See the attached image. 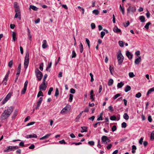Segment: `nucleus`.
Listing matches in <instances>:
<instances>
[{
	"label": "nucleus",
	"instance_id": "nucleus-1",
	"mask_svg": "<svg viewBox=\"0 0 154 154\" xmlns=\"http://www.w3.org/2000/svg\"><path fill=\"white\" fill-rule=\"evenodd\" d=\"M14 107L13 106L8 107L4 111L1 116V119L4 120L8 119L13 112Z\"/></svg>",
	"mask_w": 154,
	"mask_h": 154
},
{
	"label": "nucleus",
	"instance_id": "nucleus-2",
	"mask_svg": "<svg viewBox=\"0 0 154 154\" xmlns=\"http://www.w3.org/2000/svg\"><path fill=\"white\" fill-rule=\"evenodd\" d=\"M117 59L118 64L120 65H121L123 61L124 57L122 55L121 51L120 50L119 51V54L117 56Z\"/></svg>",
	"mask_w": 154,
	"mask_h": 154
},
{
	"label": "nucleus",
	"instance_id": "nucleus-3",
	"mask_svg": "<svg viewBox=\"0 0 154 154\" xmlns=\"http://www.w3.org/2000/svg\"><path fill=\"white\" fill-rule=\"evenodd\" d=\"M29 52H27L25 58L24 62V67L26 69L28 67L29 63Z\"/></svg>",
	"mask_w": 154,
	"mask_h": 154
},
{
	"label": "nucleus",
	"instance_id": "nucleus-4",
	"mask_svg": "<svg viewBox=\"0 0 154 154\" xmlns=\"http://www.w3.org/2000/svg\"><path fill=\"white\" fill-rule=\"evenodd\" d=\"M35 73L36 77L38 80L39 81L41 80L43 77L42 73L38 69L35 70Z\"/></svg>",
	"mask_w": 154,
	"mask_h": 154
},
{
	"label": "nucleus",
	"instance_id": "nucleus-5",
	"mask_svg": "<svg viewBox=\"0 0 154 154\" xmlns=\"http://www.w3.org/2000/svg\"><path fill=\"white\" fill-rule=\"evenodd\" d=\"M136 8L135 6H129L127 9V13H129L131 12L134 13L136 11Z\"/></svg>",
	"mask_w": 154,
	"mask_h": 154
},
{
	"label": "nucleus",
	"instance_id": "nucleus-6",
	"mask_svg": "<svg viewBox=\"0 0 154 154\" xmlns=\"http://www.w3.org/2000/svg\"><path fill=\"white\" fill-rule=\"evenodd\" d=\"M101 140L102 143L106 144L107 142H109L110 140L106 136H103L101 137Z\"/></svg>",
	"mask_w": 154,
	"mask_h": 154
},
{
	"label": "nucleus",
	"instance_id": "nucleus-7",
	"mask_svg": "<svg viewBox=\"0 0 154 154\" xmlns=\"http://www.w3.org/2000/svg\"><path fill=\"white\" fill-rule=\"evenodd\" d=\"M46 82H43L40 85L39 88L41 91H45L46 89L47 84H46Z\"/></svg>",
	"mask_w": 154,
	"mask_h": 154
},
{
	"label": "nucleus",
	"instance_id": "nucleus-8",
	"mask_svg": "<svg viewBox=\"0 0 154 154\" xmlns=\"http://www.w3.org/2000/svg\"><path fill=\"white\" fill-rule=\"evenodd\" d=\"M12 93H9L5 97L2 101V104H5L10 98L12 95Z\"/></svg>",
	"mask_w": 154,
	"mask_h": 154
},
{
	"label": "nucleus",
	"instance_id": "nucleus-9",
	"mask_svg": "<svg viewBox=\"0 0 154 154\" xmlns=\"http://www.w3.org/2000/svg\"><path fill=\"white\" fill-rule=\"evenodd\" d=\"M126 54L129 59L131 60L132 59L133 54L130 52L129 51H126Z\"/></svg>",
	"mask_w": 154,
	"mask_h": 154
},
{
	"label": "nucleus",
	"instance_id": "nucleus-10",
	"mask_svg": "<svg viewBox=\"0 0 154 154\" xmlns=\"http://www.w3.org/2000/svg\"><path fill=\"white\" fill-rule=\"evenodd\" d=\"M14 149L13 146H9L7 147L6 149L4 150V152H8L12 151H14Z\"/></svg>",
	"mask_w": 154,
	"mask_h": 154
},
{
	"label": "nucleus",
	"instance_id": "nucleus-11",
	"mask_svg": "<svg viewBox=\"0 0 154 154\" xmlns=\"http://www.w3.org/2000/svg\"><path fill=\"white\" fill-rule=\"evenodd\" d=\"M15 11L16 12V13H18V14L19 15L18 18L19 19V20H20L21 19V17H20L21 14L20 9L19 7L16 8L15 9Z\"/></svg>",
	"mask_w": 154,
	"mask_h": 154
},
{
	"label": "nucleus",
	"instance_id": "nucleus-12",
	"mask_svg": "<svg viewBox=\"0 0 154 154\" xmlns=\"http://www.w3.org/2000/svg\"><path fill=\"white\" fill-rule=\"evenodd\" d=\"M141 60V57L140 56H139L138 58L135 59L134 61V63L135 64L138 65L139 64Z\"/></svg>",
	"mask_w": 154,
	"mask_h": 154
},
{
	"label": "nucleus",
	"instance_id": "nucleus-13",
	"mask_svg": "<svg viewBox=\"0 0 154 154\" xmlns=\"http://www.w3.org/2000/svg\"><path fill=\"white\" fill-rule=\"evenodd\" d=\"M26 138L28 139L31 138H36L37 137V135L35 134H30L27 135L26 136Z\"/></svg>",
	"mask_w": 154,
	"mask_h": 154
},
{
	"label": "nucleus",
	"instance_id": "nucleus-14",
	"mask_svg": "<svg viewBox=\"0 0 154 154\" xmlns=\"http://www.w3.org/2000/svg\"><path fill=\"white\" fill-rule=\"evenodd\" d=\"M48 46L47 44V42L46 40H44L42 42V47L43 48L45 49Z\"/></svg>",
	"mask_w": 154,
	"mask_h": 154
},
{
	"label": "nucleus",
	"instance_id": "nucleus-15",
	"mask_svg": "<svg viewBox=\"0 0 154 154\" xmlns=\"http://www.w3.org/2000/svg\"><path fill=\"white\" fill-rule=\"evenodd\" d=\"M113 31L117 33H119L121 32V30L120 29H119L118 27L116 26H115L113 29Z\"/></svg>",
	"mask_w": 154,
	"mask_h": 154
},
{
	"label": "nucleus",
	"instance_id": "nucleus-16",
	"mask_svg": "<svg viewBox=\"0 0 154 154\" xmlns=\"http://www.w3.org/2000/svg\"><path fill=\"white\" fill-rule=\"evenodd\" d=\"M51 135V134L49 133L48 134L40 138L39 139L40 140H43L45 139H46L48 138L49 136H50Z\"/></svg>",
	"mask_w": 154,
	"mask_h": 154
},
{
	"label": "nucleus",
	"instance_id": "nucleus-17",
	"mask_svg": "<svg viewBox=\"0 0 154 154\" xmlns=\"http://www.w3.org/2000/svg\"><path fill=\"white\" fill-rule=\"evenodd\" d=\"M18 112V110L17 109H16L14 110V111L13 113V116H12V119H14L15 118V117H16V116H17V115Z\"/></svg>",
	"mask_w": 154,
	"mask_h": 154
},
{
	"label": "nucleus",
	"instance_id": "nucleus-18",
	"mask_svg": "<svg viewBox=\"0 0 154 154\" xmlns=\"http://www.w3.org/2000/svg\"><path fill=\"white\" fill-rule=\"evenodd\" d=\"M79 49L80 52L81 53H82L83 51L84 48H83V45L81 42H80V43Z\"/></svg>",
	"mask_w": 154,
	"mask_h": 154
},
{
	"label": "nucleus",
	"instance_id": "nucleus-19",
	"mask_svg": "<svg viewBox=\"0 0 154 154\" xmlns=\"http://www.w3.org/2000/svg\"><path fill=\"white\" fill-rule=\"evenodd\" d=\"M81 128H82V130L81 131V132L82 133H83L84 132H87V127H81Z\"/></svg>",
	"mask_w": 154,
	"mask_h": 154
},
{
	"label": "nucleus",
	"instance_id": "nucleus-20",
	"mask_svg": "<svg viewBox=\"0 0 154 154\" xmlns=\"http://www.w3.org/2000/svg\"><path fill=\"white\" fill-rule=\"evenodd\" d=\"M131 89V87L129 85H127L125 87L124 90L125 92H127L130 91Z\"/></svg>",
	"mask_w": 154,
	"mask_h": 154
},
{
	"label": "nucleus",
	"instance_id": "nucleus-21",
	"mask_svg": "<svg viewBox=\"0 0 154 154\" xmlns=\"http://www.w3.org/2000/svg\"><path fill=\"white\" fill-rule=\"evenodd\" d=\"M124 84L122 82L118 83L117 85V87L118 88H121L124 85Z\"/></svg>",
	"mask_w": 154,
	"mask_h": 154
},
{
	"label": "nucleus",
	"instance_id": "nucleus-22",
	"mask_svg": "<svg viewBox=\"0 0 154 154\" xmlns=\"http://www.w3.org/2000/svg\"><path fill=\"white\" fill-rule=\"evenodd\" d=\"M29 7L30 8L35 11H37L38 9V8L33 5H30Z\"/></svg>",
	"mask_w": 154,
	"mask_h": 154
},
{
	"label": "nucleus",
	"instance_id": "nucleus-23",
	"mask_svg": "<svg viewBox=\"0 0 154 154\" xmlns=\"http://www.w3.org/2000/svg\"><path fill=\"white\" fill-rule=\"evenodd\" d=\"M113 80L112 79H110L108 81V86H111L113 84Z\"/></svg>",
	"mask_w": 154,
	"mask_h": 154
},
{
	"label": "nucleus",
	"instance_id": "nucleus-24",
	"mask_svg": "<svg viewBox=\"0 0 154 154\" xmlns=\"http://www.w3.org/2000/svg\"><path fill=\"white\" fill-rule=\"evenodd\" d=\"M139 19L142 22H144L145 21V17L143 16H141L139 17Z\"/></svg>",
	"mask_w": 154,
	"mask_h": 154
},
{
	"label": "nucleus",
	"instance_id": "nucleus-25",
	"mask_svg": "<svg viewBox=\"0 0 154 154\" xmlns=\"http://www.w3.org/2000/svg\"><path fill=\"white\" fill-rule=\"evenodd\" d=\"M154 91V87H153L152 88H150L148 91L147 95H148L149 94H150L152 92Z\"/></svg>",
	"mask_w": 154,
	"mask_h": 154
},
{
	"label": "nucleus",
	"instance_id": "nucleus-26",
	"mask_svg": "<svg viewBox=\"0 0 154 154\" xmlns=\"http://www.w3.org/2000/svg\"><path fill=\"white\" fill-rule=\"evenodd\" d=\"M12 38L14 41H15L17 38L16 37V33L15 32H13L12 33Z\"/></svg>",
	"mask_w": 154,
	"mask_h": 154
},
{
	"label": "nucleus",
	"instance_id": "nucleus-27",
	"mask_svg": "<svg viewBox=\"0 0 154 154\" xmlns=\"http://www.w3.org/2000/svg\"><path fill=\"white\" fill-rule=\"evenodd\" d=\"M52 63L51 62L49 64H48V66L47 68H46V70L47 71H49V72L50 71V70H49V69H50L52 65Z\"/></svg>",
	"mask_w": 154,
	"mask_h": 154
},
{
	"label": "nucleus",
	"instance_id": "nucleus-28",
	"mask_svg": "<svg viewBox=\"0 0 154 154\" xmlns=\"http://www.w3.org/2000/svg\"><path fill=\"white\" fill-rule=\"evenodd\" d=\"M150 139L152 140H153L154 139V130L152 131L151 133Z\"/></svg>",
	"mask_w": 154,
	"mask_h": 154
},
{
	"label": "nucleus",
	"instance_id": "nucleus-29",
	"mask_svg": "<svg viewBox=\"0 0 154 154\" xmlns=\"http://www.w3.org/2000/svg\"><path fill=\"white\" fill-rule=\"evenodd\" d=\"M92 13L93 14H94L96 15H97L99 14V12L98 10L95 9L92 11Z\"/></svg>",
	"mask_w": 154,
	"mask_h": 154
},
{
	"label": "nucleus",
	"instance_id": "nucleus-30",
	"mask_svg": "<svg viewBox=\"0 0 154 154\" xmlns=\"http://www.w3.org/2000/svg\"><path fill=\"white\" fill-rule=\"evenodd\" d=\"M151 24V23L149 22L147 23L144 26V27L147 29H148L149 28V26Z\"/></svg>",
	"mask_w": 154,
	"mask_h": 154
},
{
	"label": "nucleus",
	"instance_id": "nucleus-31",
	"mask_svg": "<svg viewBox=\"0 0 154 154\" xmlns=\"http://www.w3.org/2000/svg\"><path fill=\"white\" fill-rule=\"evenodd\" d=\"M123 118L125 120H128L129 119V116L126 113H125L123 115Z\"/></svg>",
	"mask_w": 154,
	"mask_h": 154
},
{
	"label": "nucleus",
	"instance_id": "nucleus-32",
	"mask_svg": "<svg viewBox=\"0 0 154 154\" xmlns=\"http://www.w3.org/2000/svg\"><path fill=\"white\" fill-rule=\"evenodd\" d=\"M59 94V92L58 89L57 88H56V89L55 92V96L56 97H57Z\"/></svg>",
	"mask_w": 154,
	"mask_h": 154
},
{
	"label": "nucleus",
	"instance_id": "nucleus-33",
	"mask_svg": "<svg viewBox=\"0 0 154 154\" xmlns=\"http://www.w3.org/2000/svg\"><path fill=\"white\" fill-rule=\"evenodd\" d=\"M67 110V108L66 107L64 108L60 111V113H63L66 112V110Z\"/></svg>",
	"mask_w": 154,
	"mask_h": 154
},
{
	"label": "nucleus",
	"instance_id": "nucleus-34",
	"mask_svg": "<svg viewBox=\"0 0 154 154\" xmlns=\"http://www.w3.org/2000/svg\"><path fill=\"white\" fill-rule=\"evenodd\" d=\"M27 88L26 87H23V89L21 91V94H25L26 91V90Z\"/></svg>",
	"mask_w": 154,
	"mask_h": 154
},
{
	"label": "nucleus",
	"instance_id": "nucleus-35",
	"mask_svg": "<svg viewBox=\"0 0 154 154\" xmlns=\"http://www.w3.org/2000/svg\"><path fill=\"white\" fill-rule=\"evenodd\" d=\"M76 54L74 50H73L72 52V58H73L75 57L76 56Z\"/></svg>",
	"mask_w": 154,
	"mask_h": 154
},
{
	"label": "nucleus",
	"instance_id": "nucleus-36",
	"mask_svg": "<svg viewBox=\"0 0 154 154\" xmlns=\"http://www.w3.org/2000/svg\"><path fill=\"white\" fill-rule=\"evenodd\" d=\"M119 46L120 47H123L124 46V43L122 41H119Z\"/></svg>",
	"mask_w": 154,
	"mask_h": 154
},
{
	"label": "nucleus",
	"instance_id": "nucleus-37",
	"mask_svg": "<svg viewBox=\"0 0 154 154\" xmlns=\"http://www.w3.org/2000/svg\"><path fill=\"white\" fill-rule=\"evenodd\" d=\"M110 119L111 120L115 121L116 119V117L114 115H113L112 116H111L110 117Z\"/></svg>",
	"mask_w": 154,
	"mask_h": 154
},
{
	"label": "nucleus",
	"instance_id": "nucleus-38",
	"mask_svg": "<svg viewBox=\"0 0 154 154\" xmlns=\"http://www.w3.org/2000/svg\"><path fill=\"white\" fill-rule=\"evenodd\" d=\"M40 96H43V94L42 91H40L38 92L37 96L38 97H40Z\"/></svg>",
	"mask_w": 154,
	"mask_h": 154
},
{
	"label": "nucleus",
	"instance_id": "nucleus-39",
	"mask_svg": "<svg viewBox=\"0 0 154 154\" xmlns=\"http://www.w3.org/2000/svg\"><path fill=\"white\" fill-rule=\"evenodd\" d=\"M89 75L91 77V79L90 80V81L91 82H92L94 81V79L93 78V75L91 73H90Z\"/></svg>",
	"mask_w": 154,
	"mask_h": 154
},
{
	"label": "nucleus",
	"instance_id": "nucleus-40",
	"mask_svg": "<svg viewBox=\"0 0 154 154\" xmlns=\"http://www.w3.org/2000/svg\"><path fill=\"white\" fill-rule=\"evenodd\" d=\"M86 42L88 45V48H89L90 47V42L88 38H85Z\"/></svg>",
	"mask_w": 154,
	"mask_h": 154
},
{
	"label": "nucleus",
	"instance_id": "nucleus-41",
	"mask_svg": "<svg viewBox=\"0 0 154 154\" xmlns=\"http://www.w3.org/2000/svg\"><path fill=\"white\" fill-rule=\"evenodd\" d=\"M13 61L12 60H10L8 63V66L9 67L11 68L13 65Z\"/></svg>",
	"mask_w": 154,
	"mask_h": 154
},
{
	"label": "nucleus",
	"instance_id": "nucleus-42",
	"mask_svg": "<svg viewBox=\"0 0 154 154\" xmlns=\"http://www.w3.org/2000/svg\"><path fill=\"white\" fill-rule=\"evenodd\" d=\"M81 117V116L78 115L75 119V121L76 122H79V119H80Z\"/></svg>",
	"mask_w": 154,
	"mask_h": 154
},
{
	"label": "nucleus",
	"instance_id": "nucleus-43",
	"mask_svg": "<svg viewBox=\"0 0 154 154\" xmlns=\"http://www.w3.org/2000/svg\"><path fill=\"white\" fill-rule=\"evenodd\" d=\"M98 125L100 126V122H98L97 123L94 124L93 125V126L94 128H97V125Z\"/></svg>",
	"mask_w": 154,
	"mask_h": 154
},
{
	"label": "nucleus",
	"instance_id": "nucleus-44",
	"mask_svg": "<svg viewBox=\"0 0 154 154\" xmlns=\"http://www.w3.org/2000/svg\"><path fill=\"white\" fill-rule=\"evenodd\" d=\"M73 95L70 94H69V101L71 102L72 101V99H73Z\"/></svg>",
	"mask_w": 154,
	"mask_h": 154
},
{
	"label": "nucleus",
	"instance_id": "nucleus-45",
	"mask_svg": "<svg viewBox=\"0 0 154 154\" xmlns=\"http://www.w3.org/2000/svg\"><path fill=\"white\" fill-rule=\"evenodd\" d=\"M53 88L52 87H51V88H50L48 90V94L49 95H50L51 94V92L53 91Z\"/></svg>",
	"mask_w": 154,
	"mask_h": 154
},
{
	"label": "nucleus",
	"instance_id": "nucleus-46",
	"mask_svg": "<svg viewBox=\"0 0 154 154\" xmlns=\"http://www.w3.org/2000/svg\"><path fill=\"white\" fill-rule=\"evenodd\" d=\"M129 76L131 78H133L135 76L133 72H129Z\"/></svg>",
	"mask_w": 154,
	"mask_h": 154
},
{
	"label": "nucleus",
	"instance_id": "nucleus-47",
	"mask_svg": "<svg viewBox=\"0 0 154 154\" xmlns=\"http://www.w3.org/2000/svg\"><path fill=\"white\" fill-rule=\"evenodd\" d=\"M127 126V124L125 122H123L122 124V128H125Z\"/></svg>",
	"mask_w": 154,
	"mask_h": 154
},
{
	"label": "nucleus",
	"instance_id": "nucleus-48",
	"mask_svg": "<svg viewBox=\"0 0 154 154\" xmlns=\"http://www.w3.org/2000/svg\"><path fill=\"white\" fill-rule=\"evenodd\" d=\"M121 95L120 94H116L113 97V98L114 99H116L117 97L120 96Z\"/></svg>",
	"mask_w": 154,
	"mask_h": 154
},
{
	"label": "nucleus",
	"instance_id": "nucleus-49",
	"mask_svg": "<svg viewBox=\"0 0 154 154\" xmlns=\"http://www.w3.org/2000/svg\"><path fill=\"white\" fill-rule=\"evenodd\" d=\"M109 110L111 112H112L114 111V109L112 106H110L108 107Z\"/></svg>",
	"mask_w": 154,
	"mask_h": 154
},
{
	"label": "nucleus",
	"instance_id": "nucleus-50",
	"mask_svg": "<svg viewBox=\"0 0 154 154\" xmlns=\"http://www.w3.org/2000/svg\"><path fill=\"white\" fill-rule=\"evenodd\" d=\"M119 10L122 12L123 15L125 14V9L123 5H122V8L120 9Z\"/></svg>",
	"mask_w": 154,
	"mask_h": 154
},
{
	"label": "nucleus",
	"instance_id": "nucleus-51",
	"mask_svg": "<svg viewBox=\"0 0 154 154\" xmlns=\"http://www.w3.org/2000/svg\"><path fill=\"white\" fill-rule=\"evenodd\" d=\"M141 94L139 92L137 94L135 95V97L138 98H140L141 97Z\"/></svg>",
	"mask_w": 154,
	"mask_h": 154
},
{
	"label": "nucleus",
	"instance_id": "nucleus-52",
	"mask_svg": "<svg viewBox=\"0 0 154 154\" xmlns=\"http://www.w3.org/2000/svg\"><path fill=\"white\" fill-rule=\"evenodd\" d=\"M41 103H39V102H37V105L35 108L36 109H39V107L40 106Z\"/></svg>",
	"mask_w": 154,
	"mask_h": 154
},
{
	"label": "nucleus",
	"instance_id": "nucleus-53",
	"mask_svg": "<svg viewBox=\"0 0 154 154\" xmlns=\"http://www.w3.org/2000/svg\"><path fill=\"white\" fill-rule=\"evenodd\" d=\"M41 103H39V102H37V105L35 108L36 109H39V107L40 106Z\"/></svg>",
	"mask_w": 154,
	"mask_h": 154
},
{
	"label": "nucleus",
	"instance_id": "nucleus-54",
	"mask_svg": "<svg viewBox=\"0 0 154 154\" xmlns=\"http://www.w3.org/2000/svg\"><path fill=\"white\" fill-rule=\"evenodd\" d=\"M117 127L116 125H113L112 128V132H114L116 130Z\"/></svg>",
	"mask_w": 154,
	"mask_h": 154
},
{
	"label": "nucleus",
	"instance_id": "nucleus-55",
	"mask_svg": "<svg viewBox=\"0 0 154 154\" xmlns=\"http://www.w3.org/2000/svg\"><path fill=\"white\" fill-rule=\"evenodd\" d=\"M88 143L89 145L91 146H93L94 145V143L93 141H89L88 142Z\"/></svg>",
	"mask_w": 154,
	"mask_h": 154
},
{
	"label": "nucleus",
	"instance_id": "nucleus-56",
	"mask_svg": "<svg viewBox=\"0 0 154 154\" xmlns=\"http://www.w3.org/2000/svg\"><path fill=\"white\" fill-rule=\"evenodd\" d=\"M148 121L150 122H151L152 120V118L151 116L150 115L148 117Z\"/></svg>",
	"mask_w": 154,
	"mask_h": 154
},
{
	"label": "nucleus",
	"instance_id": "nucleus-57",
	"mask_svg": "<svg viewBox=\"0 0 154 154\" xmlns=\"http://www.w3.org/2000/svg\"><path fill=\"white\" fill-rule=\"evenodd\" d=\"M101 34V38H103L105 34V32L104 31H102L100 33Z\"/></svg>",
	"mask_w": 154,
	"mask_h": 154
},
{
	"label": "nucleus",
	"instance_id": "nucleus-58",
	"mask_svg": "<svg viewBox=\"0 0 154 154\" xmlns=\"http://www.w3.org/2000/svg\"><path fill=\"white\" fill-rule=\"evenodd\" d=\"M75 144V145H78L82 144V143L81 142H73L71 143V145Z\"/></svg>",
	"mask_w": 154,
	"mask_h": 154
},
{
	"label": "nucleus",
	"instance_id": "nucleus-59",
	"mask_svg": "<svg viewBox=\"0 0 154 154\" xmlns=\"http://www.w3.org/2000/svg\"><path fill=\"white\" fill-rule=\"evenodd\" d=\"M130 24L129 22L128 21H127L126 24L123 23V25L125 27H127Z\"/></svg>",
	"mask_w": 154,
	"mask_h": 154
},
{
	"label": "nucleus",
	"instance_id": "nucleus-60",
	"mask_svg": "<svg viewBox=\"0 0 154 154\" xmlns=\"http://www.w3.org/2000/svg\"><path fill=\"white\" fill-rule=\"evenodd\" d=\"M103 118L102 116L100 115L98 116L97 119V121L102 120Z\"/></svg>",
	"mask_w": 154,
	"mask_h": 154
},
{
	"label": "nucleus",
	"instance_id": "nucleus-61",
	"mask_svg": "<svg viewBox=\"0 0 154 154\" xmlns=\"http://www.w3.org/2000/svg\"><path fill=\"white\" fill-rule=\"evenodd\" d=\"M146 16L148 18H149L150 16V14L149 13V11L147 10V12L146 14Z\"/></svg>",
	"mask_w": 154,
	"mask_h": 154
},
{
	"label": "nucleus",
	"instance_id": "nucleus-62",
	"mask_svg": "<svg viewBox=\"0 0 154 154\" xmlns=\"http://www.w3.org/2000/svg\"><path fill=\"white\" fill-rule=\"evenodd\" d=\"M43 65L42 63H41L40 65L39 68L40 69V70L42 71L43 70Z\"/></svg>",
	"mask_w": 154,
	"mask_h": 154
},
{
	"label": "nucleus",
	"instance_id": "nucleus-63",
	"mask_svg": "<svg viewBox=\"0 0 154 154\" xmlns=\"http://www.w3.org/2000/svg\"><path fill=\"white\" fill-rule=\"evenodd\" d=\"M70 92L72 94H74L75 93V90L73 88H71L70 90Z\"/></svg>",
	"mask_w": 154,
	"mask_h": 154
},
{
	"label": "nucleus",
	"instance_id": "nucleus-64",
	"mask_svg": "<svg viewBox=\"0 0 154 154\" xmlns=\"http://www.w3.org/2000/svg\"><path fill=\"white\" fill-rule=\"evenodd\" d=\"M91 26L92 29H93L95 28V25L94 23H92L91 24Z\"/></svg>",
	"mask_w": 154,
	"mask_h": 154
}]
</instances>
